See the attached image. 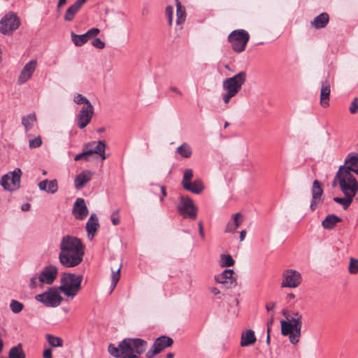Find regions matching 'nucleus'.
<instances>
[{
    "mask_svg": "<svg viewBox=\"0 0 358 358\" xmlns=\"http://www.w3.org/2000/svg\"><path fill=\"white\" fill-rule=\"evenodd\" d=\"M86 1L87 0H76L75 3L70 6L66 10L64 16V20L67 22L73 21L76 14L79 12Z\"/></svg>",
    "mask_w": 358,
    "mask_h": 358,
    "instance_id": "6ab92c4d",
    "label": "nucleus"
},
{
    "mask_svg": "<svg viewBox=\"0 0 358 358\" xmlns=\"http://www.w3.org/2000/svg\"><path fill=\"white\" fill-rule=\"evenodd\" d=\"M198 226H199V235H200L201 239L204 240L205 239V234H204V231H203V223L201 221H200L199 222Z\"/></svg>",
    "mask_w": 358,
    "mask_h": 358,
    "instance_id": "13d9d810",
    "label": "nucleus"
},
{
    "mask_svg": "<svg viewBox=\"0 0 358 358\" xmlns=\"http://www.w3.org/2000/svg\"><path fill=\"white\" fill-rule=\"evenodd\" d=\"M176 4V23L178 24L185 22L186 17L185 8L179 0H175Z\"/></svg>",
    "mask_w": 358,
    "mask_h": 358,
    "instance_id": "7c9ffc66",
    "label": "nucleus"
},
{
    "mask_svg": "<svg viewBox=\"0 0 358 358\" xmlns=\"http://www.w3.org/2000/svg\"><path fill=\"white\" fill-rule=\"evenodd\" d=\"M43 357L44 358H52V350L51 349H46L43 351Z\"/></svg>",
    "mask_w": 358,
    "mask_h": 358,
    "instance_id": "bf43d9fd",
    "label": "nucleus"
},
{
    "mask_svg": "<svg viewBox=\"0 0 358 358\" xmlns=\"http://www.w3.org/2000/svg\"><path fill=\"white\" fill-rule=\"evenodd\" d=\"M193 177V171L191 169H187L185 170L183 174V178L182 180V185L184 186L185 183L191 182V180Z\"/></svg>",
    "mask_w": 358,
    "mask_h": 358,
    "instance_id": "37998d69",
    "label": "nucleus"
},
{
    "mask_svg": "<svg viewBox=\"0 0 358 358\" xmlns=\"http://www.w3.org/2000/svg\"><path fill=\"white\" fill-rule=\"evenodd\" d=\"M46 339L51 347L56 348L63 346V340L59 337L47 334Z\"/></svg>",
    "mask_w": 358,
    "mask_h": 358,
    "instance_id": "c9c22d12",
    "label": "nucleus"
},
{
    "mask_svg": "<svg viewBox=\"0 0 358 358\" xmlns=\"http://www.w3.org/2000/svg\"><path fill=\"white\" fill-rule=\"evenodd\" d=\"M157 187L160 189V192L162 194V196L160 197V199H159L160 201L162 202V201H163L164 197L166 196V195H167L166 188L164 186L159 185H157Z\"/></svg>",
    "mask_w": 358,
    "mask_h": 358,
    "instance_id": "4d7b16f0",
    "label": "nucleus"
},
{
    "mask_svg": "<svg viewBox=\"0 0 358 358\" xmlns=\"http://www.w3.org/2000/svg\"><path fill=\"white\" fill-rule=\"evenodd\" d=\"M92 45L98 49H103L105 47V43L99 38H95L92 41Z\"/></svg>",
    "mask_w": 358,
    "mask_h": 358,
    "instance_id": "8fccbe9b",
    "label": "nucleus"
},
{
    "mask_svg": "<svg viewBox=\"0 0 358 358\" xmlns=\"http://www.w3.org/2000/svg\"><path fill=\"white\" fill-rule=\"evenodd\" d=\"M29 144L31 148H38L42 144V140L40 136H38L34 139L30 140Z\"/></svg>",
    "mask_w": 358,
    "mask_h": 358,
    "instance_id": "de8ad7c7",
    "label": "nucleus"
},
{
    "mask_svg": "<svg viewBox=\"0 0 358 358\" xmlns=\"http://www.w3.org/2000/svg\"><path fill=\"white\" fill-rule=\"evenodd\" d=\"M8 358H26V355L21 343L10 349Z\"/></svg>",
    "mask_w": 358,
    "mask_h": 358,
    "instance_id": "c756f323",
    "label": "nucleus"
},
{
    "mask_svg": "<svg viewBox=\"0 0 358 358\" xmlns=\"http://www.w3.org/2000/svg\"><path fill=\"white\" fill-rule=\"evenodd\" d=\"M273 322V317H271L270 320L268 321V322H267V334H270Z\"/></svg>",
    "mask_w": 358,
    "mask_h": 358,
    "instance_id": "e2e57ef3",
    "label": "nucleus"
},
{
    "mask_svg": "<svg viewBox=\"0 0 358 358\" xmlns=\"http://www.w3.org/2000/svg\"><path fill=\"white\" fill-rule=\"evenodd\" d=\"M177 152L184 158H189L191 157L192 151L191 147L186 143H183L180 146L177 148Z\"/></svg>",
    "mask_w": 358,
    "mask_h": 358,
    "instance_id": "f704fd0d",
    "label": "nucleus"
},
{
    "mask_svg": "<svg viewBox=\"0 0 358 358\" xmlns=\"http://www.w3.org/2000/svg\"><path fill=\"white\" fill-rule=\"evenodd\" d=\"M24 308V305L17 300L13 299L10 303V308L14 313H20Z\"/></svg>",
    "mask_w": 358,
    "mask_h": 358,
    "instance_id": "58836bf2",
    "label": "nucleus"
},
{
    "mask_svg": "<svg viewBox=\"0 0 358 358\" xmlns=\"http://www.w3.org/2000/svg\"><path fill=\"white\" fill-rule=\"evenodd\" d=\"M173 343V341L171 338L166 336H161L155 339L152 344V348L159 350L160 353L165 348L171 347Z\"/></svg>",
    "mask_w": 358,
    "mask_h": 358,
    "instance_id": "412c9836",
    "label": "nucleus"
},
{
    "mask_svg": "<svg viewBox=\"0 0 358 358\" xmlns=\"http://www.w3.org/2000/svg\"><path fill=\"white\" fill-rule=\"evenodd\" d=\"M250 39V35L244 29H236L228 36V41L231 44L234 52L240 53L245 50Z\"/></svg>",
    "mask_w": 358,
    "mask_h": 358,
    "instance_id": "0eeeda50",
    "label": "nucleus"
},
{
    "mask_svg": "<svg viewBox=\"0 0 358 358\" xmlns=\"http://www.w3.org/2000/svg\"><path fill=\"white\" fill-rule=\"evenodd\" d=\"M331 92L330 84L327 80L323 81L320 92V103L326 108L329 105V95Z\"/></svg>",
    "mask_w": 358,
    "mask_h": 358,
    "instance_id": "5701e85b",
    "label": "nucleus"
},
{
    "mask_svg": "<svg viewBox=\"0 0 358 358\" xmlns=\"http://www.w3.org/2000/svg\"><path fill=\"white\" fill-rule=\"evenodd\" d=\"M177 209L183 218L194 220L196 217L197 208L189 197L181 196Z\"/></svg>",
    "mask_w": 358,
    "mask_h": 358,
    "instance_id": "9b49d317",
    "label": "nucleus"
},
{
    "mask_svg": "<svg viewBox=\"0 0 358 358\" xmlns=\"http://www.w3.org/2000/svg\"><path fill=\"white\" fill-rule=\"evenodd\" d=\"M73 101L77 104H84V106L92 105L90 101L85 96L80 94H76L74 96Z\"/></svg>",
    "mask_w": 358,
    "mask_h": 358,
    "instance_id": "79ce46f5",
    "label": "nucleus"
},
{
    "mask_svg": "<svg viewBox=\"0 0 358 358\" xmlns=\"http://www.w3.org/2000/svg\"><path fill=\"white\" fill-rule=\"evenodd\" d=\"M275 302L268 303L266 305V310L267 311H271V310H272L275 308Z\"/></svg>",
    "mask_w": 358,
    "mask_h": 358,
    "instance_id": "052dcab7",
    "label": "nucleus"
},
{
    "mask_svg": "<svg viewBox=\"0 0 358 358\" xmlns=\"http://www.w3.org/2000/svg\"><path fill=\"white\" fill-rule=\"evenodd\" d=\"M38 187L41 190L49 194H55L58 190V182L55 179L51 180H43L38 183Z\"/></svg>",
    "mask_w": 358,
    "mask_h": 358,
    "instance_id": "4be33fe9",
    "label": "nucleus"
},
{
    "mask_svg": "<svg viewBox=\"0 0 358 358\" xmlns=\"http://www.w3.org/2000/svg\"><path fill=\"white\" fill-rule=\"evenodd\" d=\"M71 38L73 44L77 47L82 46L88 41L85 34L78 35L71 32Z\"/></svg>",
    "mask_w": 358,
    "mask_h": 358,
    "instance_id": "72a5a7b5",
    "label": "nucleus"
},
{
    "mask_svg": "<svg viewBox=\"0 0 358 358\" xmlns=\"http://www.w3.org/2000/svg\"><path fill=\"white\" fill-rule=\"evenodd\" d=\"M83 275L71 273L62 274L59 289L66 296L74 298L81 289Z\"/></svg>",
    "mask_w": 358,
    "mask_h": 358,
    "instance_id": "39448f33",
    "label": "nucleus"
},
{
    "mask_svg": "<svg viewBox=\"0 0 358 358\" xmlns=\"http://www.w3.org/2000/svg\"><path fill=\"white\" fill-rule=\"evenodd\" d=\"M338 169L334 179L333 186L337 182L344 195L354 199L358 192V182L353 175L345 173Z\"/></svg>",
    "mask_w": 358,
    "mask_h": 358,
    "instance_id": "423d86ee",
    "label": "nucleus"
},
{
    "mask_svg": "<svg viewBox=\"0 0 358 358\" xmlns=\"http://www.w3.org/2000/svg\"><path fill=\"white\" fill-rule=\"evenodd\" d=\"M237 229L236 227L233 224V222H229L225 229V232H234Z\"/></svg>",
    "mask_w": 358,
    "mask_h": 358,
    "instance_id": "6e6d98bb",
    "label": "nucleus"
},
{
    "mask_svg": "<svg viewBox=\"0 0 358 358\" xmlns=\"http://www.w3.org/2000/svg\"><path fill=\"white\" fill-rule=\"evenodd\" d=\"M282 287L294 288L298 287L301 282V275L299 272L293 269L284 271L282 273Z\"/></svg>",
    "mask_w": 358,
    "mask_h": 358,
    "instance_id": "f8f14e48",
    "label": "nucleus"
},
{
    "mask_svg": "<svg viewBox=\"0 0 358 358\" xmlns=\"http://www.w3.org/2000/svg\"><path fill=\"white\" fill-rule=\"evenodd\" d=\"M20 25V19L14 13H8L0 20V32L4 35L12 34Z\"/></svg>",
    "mask_w": 358,
    "mask_h": 358,
    "instance_id": "9d476101",
    "label": "nucleus"
},
{
    "mask_svg": "<svg viewBox=\"0 0 358 358\" xmlns=\"http://www.w3.org/2000/svg\"><path fill=\"white\" fill-rule=\"evenodd\" d=\"M323 194V184L318 180H315L313 182L311 188L312 199L310 201V208L312 211L316 209L318 203L322 200V196Z\"/></svg>",
    "mask_w": 358,
    "mask_h": 358,
    "instance_id": "2eb2a0df",
    "label": "nucleus"
},
{
    "mask_svg": "<svg viewBox=\"0 0 358 358\" xmlns=\"http://www.w3.org/2000/svg\"><path fill=\"white\" fill-rule=\"evenodd\" d=\"M93 173L91 171L85 170L76 176L74 180L75 187L77 189H80L91 180Z\"/></svg>",
    "mask_w": 358,
    "mask_h": 358,
    "instance_id": "aec40b11",
    "label": "nucleus"
},
{
    "mask_svg": "<svg viewBox=\"0 0 358 358\" xmlns=\"http://www.w3.org/2000/svg\"><path fill=\"white\" fill-rule=\"evenodd\" d=\"M38 281V277L34 275L31 278L29 282V287L31 289H34L37 287V282Z\"/></svg>",
    "mask_w": 358,
    "mask_h": 358,
    "instance_id": "5fc2aeb1",
    "label": "nucleus"
},
{
    "mask_svg": "<svg viewBox=\"0 0 358 358\" xmlns=\"http://www.w3.org/2000/svg\"><path fill=\"white\" fill-rule=\"evenodd\" d=\"M256 341V337L254 331L248 329L241 335V346L245 347L252 345Z\"/></svg>",
    "mask_w": 358,
    "mask_h": 358,
    "instance_id": "cd10ccee",
    "label": "nucleus"
},
{
    "mask_svg": "<svg viewBox=\"0 0 358 358\" xmlns=\"http://www.w3.org/2000/svg\"><path fill=\"white\" fill-rule=\"evenodd\" d=\"M59 248L58 259L64 267H75L83 262L85 246L80 238L65 235L61 239Z\"/></svg>",
    "mask_w": 358,
    "mask_h": 358,
    "instance_id": "f257e3e1",
    "label": "nucleus"
},
{
    "mask_svg": "<svg viewBox=\"0 0 358 358\" xmlns=\"http://www.w3.org/2000/svg\"><path fill=\"white\" fill-rule=\"evenodd\" d=\"M166 16L168 19L169 25L172 24L173 8L171 6H168L165 10Z\"/></svg>",
    "mask_w": 358,
    "mask_h": 358,
    "instance_id": "a18cd8bd",
    "label": "nucleus"
},
{
    "mask_svg": "<svg viewBox=\"0 0 358 358\" xmlns=\"http://www.w3.org/2000/svg\"><path fill=\"white\" fill-rule=\"evenodd\" d=\"M22 171L16 168L14 171L3 175L0 180V185L8 192H15L20 187Z\"/></svg>",
    "mask_w": 358,
    "mask_h": 358,
    "instance_id": "6e6552de",
    "label": "nucleus"
},
{
    "mask_svg": "<svg viewBox=\"0 0 358 358\" xmlns=\"http://www.w3.org/2000/svg\"><path fill=\"white\" fill-rule=\"evenodd\" d=\"M122 265L120 264V266L117 268L116 271L113 270L112 268V275H111V290H113L115 286L117 285V283L118 282L120 278V270H121Z\"/></svg>",
    "mask_w": 358,
    "mask_h": 358,
    "instance_id": "4c0bfd02",
    "label": "nucleus"
},
{
    "mask_svg": "<svg viewBox=\"0 0 358 358\" xmlns=\"http://www.w3.org/2000/svg\"><path fill=\"white\" fill-rule=\"evenodd\" d=\"M99 227V220L96 214H92L86 224V230L89 235H91L92 238Z\"/></svg>",
    "mask_w": 358,
    "mask_h": 358,
    "instance_id": "393cba45",
    "label": "nucleus"
},
{
    "mask_svg": "<svg viewBox=\"0 0 358 358\" xmlns=\"http://www.w3.org/2000/svg\"><path fill=\"white\" fill-rule=\"evenodd\" d=\"M349 273L351 274H357L358 273V259L351 257L348 267Z\"/></svg>",
    "mask_w": 358,
    "mask_h": 358,
    "instance_id": "a19ab883",
    "label": "nucleus"
},
{
    "mask_svg": "<svg viewBox=\"0 0 358 358\" xmlns=\"http://www.w3.org/2000/svg\"><path fill=\"white\" fill-rule=\"evenodd\" d=\"M282 313L287 320L280 322L281 334L283 336H288L289 342L295 345L299 343L301 335L302 315L297 311L289 314L283 310Z\"/></svg>",
    "mask_w": 358,
    "mask_h": 358,
    "instance_id": "f03ea898",
    "label": "nucleus"
},
{
    "mask_svg": "<svg viewBox=\"0 0 358 358\" xmlns=\"http://www.w3.org/2000/svg\"><path fill=\"white\" fill-rule=\"evenodd\" d=\"M329 21V16L327 13H322L315 17L311 22V25L317 29L325 27Z\"/></svg>",
    "mask_w": 358,
    "mask_h": 358,
    "instance_id": "bb28decb",
    "label": "nucleus"
},
{
    "mask_svg": "<svg viewBox=\"0 0 358 358\" xmlns=\"http://www.w3.org/2000/svg\"><path fill=\"white\" fill-rule=\"evenodd\" d=\"M341 222H342V219L340 217L334 214H329L322 222V226L324 229L331 230Z\"/></svg>",
    "mask_w": 358,
    "mask_h": 358,
    "instance_id": "a878e982",
    "label": "nucleus"
},
{
    "mask_svg": "<svg viewBox=\"0 0 358 358\" xmlns=\"http://www.w3.org/2000/svg\"><path fill=\"white\" fill-rule=\"evenodd\" d=\"M36 121V116L34 113L29 114L22 117V124L24 127L25 131L31 130L34 126V123Z\"/></svg>",
    "mask_w": 358,
    "mask_h": 358,
    "instance_id": "2f4dec72",
    "label": "nucleus"
},
{
    "mask_svg": "<svg viewBox=\"0 0 358 358\" xmlns=\"http://www.w3.org/2000/svg\"><path fill=\"white\" fill-rule=\"evenodd\" d=\"M118 214H119V210H116L113 211L111 215V222L113 225H117L120 222Z\"/></svg>",
    "mask_w": 358,
    "mask_h": 358,
    "instance_id": "3c124183",
    "label": "nucleus"
},
{
    "mask_svg": "<svg viewBox=\"0 0 358 358\" xmlns=\"http://www.w3.org/2000/svg\"><path fill=\"white\" fill-rule=\"evenodd\" d=\"M100 33V30L98 28H92L89 29L86 33V36L88 39V41L90 38H94Z\"/></svg>",
    "mask_w": 358,
    "mask_h": 358,
    "instance_id": "49530a36",
    "label": "nucleus"
},
{
    "mask_svg": "<svg viewBox=\"0 0 358 358\" xmlns=\"http://www.w3.org/2000/svg\"><path fill=\"white\" fill-rule=\"evenodd\" d=\"M241 216L240 213H236L233 215V224L238 229L242 222V220H239V217Z\"/></svg>",
    "mask_w": 358,
    "mask_h": 358,
    "instance_id": "603ef678",
    "label": "nucleus"
},
{
    "mask_svg": "<svg viewBox=\"0 0 358 358\" xmlns=\"http://www.w3.org/2000/svg\"><path fill=\"white\" fill-rule=\"evenodd\" d=\"M245 235H246V231L245 230H242L240 232V241H243L245 239Z\"/></svg>",
    "mask_w": 358,
    "mask_h": 358,
    "instance_id": "338daca9",
    "label": "nucleus"
},
{
    "mask_svg": "<svg viewBox=\"0 0 358 358\" xmlns=\"http://www.w3.org/2000/svg\"><path fill=\"white\" fill-rule=\"evenodd\" d=\"M108 352L115 358H121V351L119 346L116 347L113 344H110L108 345Z\"/></svg>",
    "mask_w": 358,
    "mask_h": 358,
    "instance_id": "c03bdc74",
    "label": "nucleus"
},
{
    "mask_svg": "<svg viewBox=\"0 0 358 358\" xmlns=\"http://www.w3.org/2000/svg\"><path fill=\"white\" fill-rule=\"evenodd\" d=\"M183 188L194 194H200L204 189V186L201 180H195L193 182L184 184Z\"/></svg>",
    "mask_w": 358,
    "mask_h": 358,
    "instance_id": "c85d7f7f",
    "label": "nucleus"
},
{
    "mask_svg": "<svg viewBox=\"0 0 358 358\" xmlns=\"http://www.w3.org/2000/svg\"><path fill=\"white\" fill-rule=\"evenodd\" d=\"M233 269H225L220 274L216 275L215 279L218 283L232 284L236 281V279L233 277Z\"/></svg>",
    "mask_w": 358,
    "mask_h": 358,
    "instance_id": "b1692460",
    "label": "nucleus"
},
{
    "mask_svg": "<svg viewBox=\"0 0 358 358\" xmlns=\"http://www.w3.org/2000/svg\"><path fill=\"white\" fill-rule=\"evenodd\" d=\"M148 343L141 338H124L119 344L121 351V358H138L139 355L143 353Z\"/></svg>",
    "mask_w": 358,
    "mask_h": 358,
    "instance_id": "20e7f679",
    "label": "nucleus"
},
{
    "mask_svg": "<svg viewBox=\"0 0 358 358\" xmlns=\"http://www.w3.org/2000/svg\"><path fill=\"white\" fill-rule=\"evenodd\" d=\"M235 261L230 255H222L220 256V265L222 267H230L234 266Z\"/></svg>",
    "mask_w": 358,
    "mask_h": 358,
    "instance_id": "e433bc0d",
    "label": "nucleus"
},
{
    "mask_svg": "<svg viewBox=\"0 0 358 358\" xmlns=\"http://www.w3.org/2000/svg\"><path fill=\"white\" fill-rule=\"evenodd\" d=\"M35 298L48 307H57L63 299L57 289L54 287L49 288L44 293L37 294Z\"/></svg>",
    "mask_w": 358,
    "mask_h": 358,
    "instance_id": "1a4fd4ad",
    "label": "nucleus"
},
{
    "mask_svg": "<svg viewBox=\"0 0 358 358\" xmlns=\"http://www.w3.org/2000/svg\"><path fill=\"white\" fill-rule=\"evenodd\" d=\"M353 198L348 195H344V197H334L333 200L336 203L340 204L343 210H347L353 201Z\"/></svg>",
    "mask_w": 358,
    "mask_h": 358,
    "instance_id": "473e14b6",
    "label": "nucleus"
},
{
    "mask_svg": "<svg viewBox=\"0 0 358 358\" xmlns=\"http://www.w3.org/2000/svg\"><path fill=\"white\" fill-rule=\"evenodd\" d=\"M30 208H31V205L29 203H24L21 206V210L22 211H29L30 210Z\"/></svg>",
    "mask_w": 358,
    "mask_h": 358,
    "instance_id": "680f3d73",
    "label": "nucleus"
},
{
    "mask_svg": "<svg viewBox=\"0 0 358 358\" xmlns=\"http://www.w3.org/2000/svg\"><path fill=\"white\" fill-rule=\"evenodd\" d=\"M37 62L36 60H31L23 67L18 77V83L23 84L27 82L32 76L36 67Z\"/></svg>",
    "mask_w": 358,
    "mask_h": 358,
    "instance_id": "a211bd4d",
    "label": "nucleus"
},
{
    "mask_svg": "<svg viewBox=\"0 0 358 358\" xmlns=\"http://www.w3.org/2000/svg\"><path fill=\"white\" fill-rule=\"evenodd\" d=\"M67 0H59L57 3V8H60L63 5L66 4Z\"/></svg>",
    "mask_w": 358,
    "mask_h": 358,
    "instance_id": "774afa93",
    "label": "nucleus"
},
{
    "mask_svg": "<svg viewBox=\"0 0 358 358\" xmlns=\"http://www.w3.org/2000/svg\"><path fill=\"white\" fill-rule=\"evenodd\" d=\"M94 114L92 105L83 106L76 116L77 126L83 129L90 122Z\"/></svg>",
    "mask_w": 358,
    "mask_h": 358,
    "instance_id": "ddd939ff",
    "label": "nucleus"
},
{
    "mask_svg": "<svg viewBox=\"0 0 358 358\" xmlns=\"http://www.w3.org/2000/svg\"><path fill=\"white\" fill-rule=\"evenodd\" d=\"M90 151H87V149L83 145V152L76 155L74 157L75 161L84 160L85 162L89 161L90 156Z\"/></svg>",
    "mask_w": 358,
    "mask_h": 358,
    "instance_id": "ea45409f",
    "label": "nucleus"
},
{
    "mask_svg": "<svg viewBox=\"0 0 358 358\" xmlns=\"http://www.w3.org/2000/svg\"><path fill=\"white\" fill-rule=\"evenodd\" d=\"M246 80V73L241 71L234 76L223 80L222 88L226 92L222 94V100L225 104L229 103L231 99L234 97L241 90Z\"/></svg>",
    "mask_w": 358,
    "mask_h": 358,
    "instance_id": "7ed1b4c3",
    "label": "nucleus"
},
{
    "mask_svg": "<svg viewBox=\"0 0 358 358\" xmlns=\"http://www.w3.org/2000/svg\"><path fill=\"white\" fill-rule=\"evenodd\" d=\"M350 113L351 114H355L358 111V98L355 97L352 101L349 108Z\"/></svg>",
    "mask_w": 358,
    "mask_h": 358,
    "instance_id": "09e8293b",
    "label": "nucleus"
},
{
    "mask_svg": "<svg viewBox=\"0 0 358 358\" xmlns=\"http://www.w3.org/2000/svg\"><path fill=\"white\" fill-rule=\"evenodd\" d=\"M170 90L179 94V95H182V92L176 87H173V86L170 87Z\"/></svg>",
    "mask_w": 358,
    "mask_h": 358,
    "instance_id": "0e129e2a",
    "label": "nucleus"
},
{
    "mask_svg": "<svg viewBox=\"0 0 358 358\" xmlns=\"http://www.w3.org/2000/svg\"><path fill=\"white\" fill-rule=\"evenodd\" d=\"M159 353V352L158 350L152 347L149 350H148V352L145 354V356L147 358H152Z\"/></svg>",
    "mask_w": 358,
    "mask_h": 358,
    "instance_id": "864d4df0",
    "label": "nucleus"
},
{
    "mask_svg": "<svg viewBox=\"0 0 358 358\" xmlns=\"http://www.w3.org/2000/svg\"><path fill=\"white\" fill-rule=\"evenodd\" d=\"M58 268L54 265H48L43 268L38 275V281L41 284L51 285L57 278Z\"/></svg>",
    "mask_w": 358,
    "mask_h": 358,
    "instance_id": "4468645a",
    "label": "nucleus"
},
{
    "mask_svg": "<svg viewBox=\"0 0 358 358\" xmlns=\"http://www.w3.org/2000/svg\"><path fill=\"white\" fill-rule=\"evenodd\" d=\"M88 209L83 198H78L73 207L72 213L77 220H82L88 215Z\"/></svg>",
    "mask_w": 358,
    "mask_h": 358,
    "instance_id": "f3484780",
    "label": "nucleus"
},
{
    "mask_svg": "<svg viewBox=\"0 0 358 358\" xmlns=\"http://www.w3.org/2000/svg\"><path fill=\"white\" fill-rule=\"evenodd\" d=\"M210 292L214 295H217L220 294V292L218 288L214 287L210 288Z\"/></svg>",
    "mask_w": 358,
    "mask_h": 358,
    "instance_id": "69168bd1",
    "label": "nucleus"
},
{
    "mask_svg": "<svg viewBox=\"0 0 358 358\" xmlns=\"http://www.w3.org/2000/svg\"><path fill=\"white\" fill-rule=\"evenodd\" d=\"M83 145L87 151H90V155L96 154L101 157L102 160L106 159L107 157L105 152L106 145L103 141H92L85 143Z\"/></svg>",
    "mask_w": 358,
    "mask_h": 358,
    "instance_id": "dca6fc26",
    "label": "nucleus"
}]
</instances>
